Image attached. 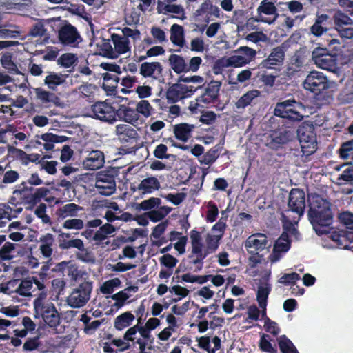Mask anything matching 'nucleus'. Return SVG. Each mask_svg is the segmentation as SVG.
<instances>
[{
	"label": "nucleus",
	"mask_w": 353,
	"mask_h": 353,
	"mask_svg": "<svg viewBox=\"0 0 353 353\" xmlns=\"http://www.w3.org/2000/svg\"><path fill=\"white\" fill-rule=\"evenodd\" d=\"M309 202L307 219L312 225L313 230L319 236L332 234L333 213L331 203L318 194L310 197Z\"/></svg>",
	"instance_id": "obj_1"
},
{
	"label": "nucleus",
	"mask_w": 353,
	"mask_h": 353,
	"mask_svg": "<svg viewBox=\"0 0 353 353\" xmlns=\"http://www.w3.org/2000/svg\"><path fill=\"white\" fill-rule=\"evenodd\" d=\"M221 237L220 235L208 234L206 237L207 247L203 249L202 237L201 232L196 230H192L190 232V239L192 251L189 255V259H192L191 263L196 265L197 270H201L203 268V261L206 259L208 255L214 253L218 250L219 241Z\"/></svg>",
	"instance_id": "obj_2"
},
{
	"label": "nucleus",
	"mask_w": 353,
	"mask_h": 353,
	"mask_svg": "<svg viewBox=\"0 0 353 353\" xmlns=\"http://www.w3.org/2000/svg\"><path fill=\"white\" fill-rule=\"evenodd\" d=\"M301 145V152L303 155H312L316 152V134L314 132V126L310 121H304L299 125L296 130Z\"/></svg>",
	"instance_id": "obj_3"
},
{
	"label": "nucleus",
	"mask_w": 353,
	"mask_h": 353,
	"mask_svg": "<svg viewBox=\"0 0 353 353\" xmlns=\"http://www.w3.org/2000/svg\"><path fill=\"white\" fill-rule=\"evenodd\" d=\"M302 107L301 102L294 99H289L282 102H278L274 110V115L276 117L287 119L290 121L300 122L303 116L299 111Z\"/></svg>",
	"instance_id": "obj_4"
},
{
	"label": "nucleus",
	"mask_w": 353,
	"mask_h": 353,
	"mask_svg": "<svg viewBox=\"0 0 353 353\" xmlns=\"http://www.w3.org/2000/svg\"><path fill=\"white\" fill-rule=\"evenodd\" d=\"M312 60L316 67L336 72L338 68L337 54H333L326 48L316 47L312 52Z\"/></svg>",
	"instance_id": "obj_5"
},
{
	"label": "nucleus",
	"mask_w": 353,
	"mask_h": 353,
	"mask_svg": "<svg viewBox=\"0 0 353 353\" xmlns=\"http://www.w3.org/2000/svg\"><path fill=\"white\" fill-rule=\"evenodd\" d=\"M116 171L114 169L102 170L97 174L94 188L99 194L109 196L116 191Z\"/></svg>",
	"instance_id": "obj_6"
},
{
	"label": "nucleus",
	"mask_w": 353,
	"mask_h": 353,
	"mask_svg": "<svg viewBox=\"0 0 353 353\" xmlns=\"http://www.w3.org/2000/svg\"><path fill=\"white\" fill-rule=\"evenodd\" d=\"M116 135L122 147L128 148L122 149L125 150V154L134 152L138 149L137 143L139 139V135L137 130L132 126L125 124L116 126Z\"/></svg>",
	"instance_id": "obj_7"
},
{
	"label": "nucleus",
	"mask_w": 353,
	"mask_h": 353,
	"mask_svg": "<svg viewBox=\"0 0 353 353\" xmlns=\"http://www.w3.org/2000/svg\"><path fill=\"white\" fill-rule=\"evenodd\" d=\"M201 88L202 85L174 83L170 85L166 90L165 97L168 102L176 103L185 98H190L198 89H201Z\"/></svg>",
	"instance_id": "obj_8"
},
{
	"label": "nucleus",
	"mask_w": 353,
	"mask_h": 353,
	"mask_svg": "<svg viewBox=\"0 0 353 353\" xmlns=\"http://www.w3.org/2000/svg\"><path fill=\"white\" fill-rule=\"evenodd\" d=\"M92 288L93 285L91 281H84L80 283L68 297V305L72 308H79L86 305L90 299Z\"/></svg>",
	"instance_id": "obj_9"
},
{
	"label": "nucleus",
	"mask_w": 353,
	"mask_h": 353,
	"mask_svg": "<svg viewBox=\"0 0 353 353\" xmlns=\"http://www.w3.org/2000/svg\"><path fill=\"white\" fill-rule=\"evenodd\" d=\"M303 86L305 90L318 96L329 88V82L323 72L313 70L307 74Z\"/></svg>",
	"instance_id": "obj_10"
},
{
	"label": "nucleus",
	"mask_w": 353,
	"mask_h": 353,
	"mask_svg": "<svg viewBox=\"0 0 353 353\" xmlns=\"http://www.w3.org/2000/svg\"><path fill=\"white\" fill-rule=\"evenodd\" d=\"M248 60L240 54H233L230 57H223L215 61L213 64L212 70L214 74H219L223 73V69L229 67L239 68L249 64Z\"/></svg>",
	"instance_id": "obj_11"
},
{
	"label": "nucleus",
	"mask_w": 353,
	"mask_h": 353,
	"mask_svg": "<svg viewBox=\"0 0 353 353\" xmlns=\"http://www.w3.org/2000/svg\"><path fill=\"white\" fill-rule=\"evenodd\" d=\"M92 117L110 123L116 121V110L107 102H97L92 106Z\"/></svg>",
	"instance_id": "obj_12"
},
{
	"label": "nucleus",
	"mask_w": 353,
	"mask_h": 353,
	"mask_svg": "<svg viewBox=\"0 0 353 353\" xmlns=\"http://www.w3.org/2000/svg\"><path fill=\"white\" fill-rule=\"evenodd\" d=\"M288 207L290 211L303 216L305 209V194L300 188L291 189L289 194Z\"/></svg>",
	"instance_id": "obj_13"
},
{
	"label": "nucleus",
	"mask_w": 353,
	"mask_h": 353,
	"mask_svg": "<svg viewBox=\"0 0 353 353\" xmlns=\"http://www.w3.org/2000/svg\"><path fill=\"white\" fill-rule=\"evenodd\" d=\"M58 39L65 46H72L81 41L77 28L71 23H66L61 27L58 30Z\"/></svg>",
	"instance_id": "obj_14"
},
{
	"label": "nucleus",
	"mask_w": 353,
	"mask_h": 353,
	"mask_svg": "<svg viewBox=\"0 0 353 353\" xmlns=\"http://www.w3.org/2000/svg\"><path fill=\"white\" fill-rule=\"evenodd\" d=\"M256 16L270 21L267 24L272 25L279 17L277 7L269 0H262L256 8Z\"/></svg>",
	"instance_id": "obj_15"
},
{
	"label": "nucleus",
	"mask_w": 353,
	"mask_h": 353,
	"mask_svg": "<svg viewBox=\"0 0 353 353\" xmlns=\"http://www.w3.org/2000/svg\"><path fill=\"white\" fill-rule=\"evenodd\" d=\"M290 130H274L268 137L266 145L269 149L278 150L290 140Z\"/></svg>",
	"instance_id": "obj_16"
},
{
	"label": "nucleus",
	"mask_w": 353,
	"mask_h": 353,
	"mask_svg": "<svg viewBox=\"0 0 353 353\" xmlns=\"http://www.w3.org/2000/svg\"><path fill=\"white\" fill-rule=\"evenodd\" d=\"M270 273L263 276L260 281L259 286L256 291V301L258 305L263 309V315H266V307L268 303V297L272 292V285L269 283Z\"/></svg>",
	"instance_id": "obj_17"
},
{
	"label": "nucleus",
	"mask_w": 353,
	"mask_h": 353,
	"mask_svg": "<svg viewBox=\"0 0 353 353\" xmlns=\"http://www.w3.org/2000/svg\"><path fill=\"white\" fill-rule=\"evenodd\" d=\"M267 245V236L261 233H256L250 235L249 238L247 239L245 247L248 253L258 254L259 252L266 248Z\"/></svg>",
	"instance_id": "obj_18"
},
{
	"label": "nucleus",
	"mask_w": 353,
	"mask_h": 353,
	"mask_svg": "<svg viewBox=\"0 0 353 353\" xmlns=\"http://www.w3.org/2000/svg\"><path fill=\"white\" fill-rule=\"evenodd\" d=\"M290 244L291 241L290 239L289 234L287 232H283L276 241V244L274 245L273 252L271 255V261L272 263L278 261L281 257L280 254L283 252H286L290 250Z\"/></svg>",
	"instance_id": "obj_19"
},
{
	"label": "nucleus",
	"mask_w": 353,
	"mask_h": 353,
	"mask_svg": "<svg viewBox=\"0 0 353 353\" xmlns=\"http://www.w3.org/2000/svg\"><path fill=\"white\" fill-rule=\"evenodd\" d=\"M284 60V51L279 47L274 48L268 58L261 63L262 68L274 69L275 67L283 63Z\"/></svg>",
	"instance_id": "obj_20"
},
{
	"label": "nucleus",
	"mask_w": 353,
	"mask_h": 353,
	"mask_svg": "<svg viewBox=\"0 0 353 353\" xmlns=\"http://www.w3.org/2000/svg\"><path fill=\"white\" fill-rule=\"evenodd\" d=\"M104 164V154L99 150L89 152L88 157L83 161V165L90 170H98Z\"/></svg>",
	"instance_id": "obj_21"
},
{
	"label": "nucleus",
	"mask_w": 353,
	"mask_h": 353,
	"mask_svg": "<svg viewBox=\"0 0 353 353\" xmlns=\"http://www.w3.org/2000/svg\"><path fill=\"white\" fill-rule=\"evenodd\" d=\"M41 316H43L45 323L51 328L56 329L60 324V314L58 313L55 306L52 304L51 306L44 308Z\"/></svg>",
	"instance_id": "obj_22"
},
{
	"label": "nucleus",
	"mask_w": 353,
	"mask_h": 353,
	"mask_svg": "<svg viewBox=\"0 0 353 353\" xmlns=\"http://www.w3.org/2000/svg\"><path fill=\"white\" fill-rule=\"evenodd\" d=\"M163 65L159 62H144L139 67V74L144 78L153 77L155 72L158 76L163 74Z\"/></svg>",
	"instance_id": "obj_23"
},
{
	"label": "nucleus",
	"mask_w": 353,
	"mask_h": 353,
	"mask_svg": "<svg viewBox=\"0 0 353 353\" xmlns=\"http://www.w3.org/2000/svg\"><path fill=\"white\" fill-rule=\"evenodd\" d=\"M330 239L336 243L338 246L343 249H348L350 240L353 239V232L347 230H334L330 234Z\"/></svg>",
	"instance_id": "obj_24"
},
{
	"label": "nucleus",
	"mask_w": 353,
	"mask_h": 353,
	"mask_svg": "<svg viewBox=\"0 0 353 353\" xmlns=\"http://www.w3.org/2000/svg\"><path fill=\"white\" fill-rule=\"evenodd\" d=\"M54 236L47 233L40 236L39 242L40 243L39 250L41 254L45 258H50L52 254V245L54 244Z\"/></svg>",
	"instance_id": "obj_25"
},
{
	"label": "nucleus",
	"mask_w": 353,
	"mask_h": 353,
	"mask_svg": "<svg viewBox=\"0 0 353 353\" xmlns=\"http://www.w3.org/2000/svg\"><path fill=\"white\" fill-rule=\"evenodd\" d=\"M35 93V99L45 107H50V103L56 104L59 98L54 93L46 91L41 88H33Z\"/></svg>",
	"instance_id": "obj_26"
},
{
	"label": "nucleus",
	"mask_w": 353,
	"mask_h": 353,
	"mask_svg": "<svg viewBox=\"0 0 353 353\" xmlns=\"http://www.w3.org/2000/svg\"><path fill=\"white\" fill-rule=\"evenodd\" d=\"M116 115L123 121L133 123H137L139 119V114L136 109L125 105H121L118 110L116 111Z\"/></svg>",
	"instance_id": "obj_27"
},
{
	"label": "nucleus",
	"mask_w": 353,
	"mask_h": 353,
	"mask_svg": "<svg viewBox=\"0 0 353 353\" xmlns=\"http://www.w3.org/2000/svg\"><path fill=\"white\" fill-rule=\"evenodd\" d=\"M119 77L115 74H103V83L102 88L109 96L116 95L117 83L119 82Z\"/></svg>",
	"instance_id": "obj_28"
},
{
	"label": "nucleus",
	"mask_w": 353,
	"mask_h": 353,
	"mask_svg": "<svg viewBox=\"0 0 353 353\" xmlns=\"http://www.w3.org/2000/svg\"><path fill=\"white\" fill-rule=\"evenodd\" d=\"M329 16L326 14L317 15L314 23L310 27V32L313 36L319 37L327 31Z\"/></svg>",
	"instance_id": "obj_29"
},
{
	"label": "nucleus",
	"mask_w": 353,
	"mask_h": 353,
	"mask_svg": "<svg viewBox=\"0 0 353 353\" xmlns=\"http://www.w3.org/2000/svg\"><path fill=\"white\" fill-rule=\"evenodd\" d=\"M351 17H353V15L349 14L348 12H343L339 9L334 10L332 18L334 29L341 28L346 26H353V20L350 18Z\"/></svg>",
	"instance_id": "obj_30"
},
{
	"label": "nucleus",
	"mask_w": 353,
	"mask_h": 353,
	"mask_svg": "<svg viewBox=\"0 0 353 353\" xmlns=\"http://www.w3.org/2000/svg\"><path fill=\"white\" fill-rule=\"evenodd\" d=\"M194 129V125L186 123L176 124L174 127L175 137L181 141L186 142L191 137V133Z\"/></svg>",
	"instance_id": "obj_31"
},
{
	"label": "nucleus",
	"mask_w": 353,
	"mask_h": 353,
	"mask_svg": "<svg viewBox=\"0 0 353 353\" xmlns=\"http://www.w3.org/2000/svg\"><path fill=\"white\" fill-rule=\"evenodd\" d=\"M170 39L174 46L183 47L185 45L184 28L176 23L172 26Z\"/></svg>",
	"instance_id": "obj_32"
},
{
	"label": "nucleus",
	"mask_w": 353,
	"mask_h": 353,
	"mask_svg": "<svg viewBox=\"0 0 353 353\" xmlns=\"http://www.w3.org/2000/svg\"><path fill=\"white\" fill-rule=\"evenodd\" d=\"M12 58L13 54L12 52H6L2 54L0 59L1 66L10 74H22L18 69L17 63L13 61Z\"/></svg>",
	"instance_id": "obj_33"
},
{
	"label": "nucleus",
	"mask_w": 353,
	"mask_h": 353,
	"mask_svg": "<svg viewBox=\"0 0 353 353\" xmlns=\"http://www.w3.org/2000/svg\"><path fill=\"white\" fill-rule=\"evenodd\" d=\"M66 76L49 72L44 79V83L48 88L55 90L57 87L65 82Z\"/></svg>",
	"instance_id": "obj_34"
},
{
	"label": "nucleus",
	"mask_w": 353,
	"mask_h": 353,
	"mask_svg": "<svg viewBox=\"0 0 353 353\" xmlns=\"http://www.w3.org/2000/svg\"><path fill=\"white\" fill-rule=\"evenodd\" d=\"M168 61L171 69L176 74L186 73V62L184 57L179 54H171Z\"/></svg>",
	"instance_id": "obj_35"
},
{
	"label": "nucleus",
	"mask_w": 353,
	"mask_h": 353,
	"mask_svg": "<svg viewBox=\"0 0 353 353\" xmlns=\"http://www.w3.org/2000/svg\"><path fill=\"white\" fill-rule=\"evenodd\" d=\"M134 316L130 311L125 312L115 318L114 328L117 330H123L132 324Z\"/></svg>",
	"instance_id": "obj_36"
},
{
	"label": "nucleus",
	"mask_w": 353,
	"mask_h": 353,
	"mask_svg": "<svg viewBox=\"0 0 353 353\" xmlns=\"http://www.w3.org/2000/svg\"><path fill=\"white\" fill-rule=\"evenodd\" d=\"M111 39L116 52L119 54H125L128 51L130 50V47L129 46L130 42L128 39L117 34H112Z\"/></svg>",
	"instance_id": "obj_37"
},
{
	"label": "nucleus",
	"mask_w": 353,
	"mask_h": 353,
	"mask_svg": "<svg viewBox=\"0 0 353 353\" xmlns=\"http://www.w3.org/2000/svg\"><path fill=\"white\" fill-rule=\"evenodd\" d=\"M82 209L81 206L74 203H70L59 208L57 214L62 219L68 216H77L78 212L81 211Z\"/></svg>",
	"instance_id": "obj_38"
},
{
	"label": "nucleus",
	"mask_w": 353,
	"mask_h": 353,
	"mask_svg": "<svg viewBox=\"0 0 353 353\" xmlns=\"http://www.w3.org/2000/svg\"><path fill=\"white\" fill-rule=\"evenodd\" d=\"M261 92L257 90H252L249 92H245L242 95L239 99L236 102V107L237 108H245L247 106H249L253 102V100L259 97Z\"/></svg>",
	"instance_id": "obj_39"
},
{
	"label": "nucleus",
	"mask_w": 353,
	"mask_h": 353,
	"mask_svg": "<svg viewBox=\"0 0 353 353\" xmlns=\"http://www.w3.org/2000/svg\"><path fill=\"white\" fill-rule=\"evenodd\" d=\"M221 150L220 145H216L209 151L202 155L200 159V163L201 165H210L218 159L219 157V152Z\"/></svg>",
	"instance_id": "obj_40"
},
{
	"label": "nucleus",
	"mask_w": 353,
	"mask_h": 353,
	"mask_svg": "<svg viewBox=\"0 0 353 353\" xmlns=\"http://www.w3.org/2000/svg\"><path fill=\"white\" fill-rule=\"evenodd\" d=\"M159 188L160 183L158 179L154 177L145 178L138 186L139 190H143L144 193H150Z\"/></svg>",
	"instance_id": "obj_41"
},
{
	"label": "nucleus",
	"mask_w": 353,
	"mask_h": 353,
	"mask_svg": "<svg viewBox=\"0 0 353 353\" xmlns=\"http://www.w3.org/2000/svg\"><path fill=\"white\" fill-rule=\"evenodd\" d=\"M278 345L282 353H299L294 344L285 334L278 339Z\"/></svg>",
	"instance_id": "obj_42"
},
{
	"label": "nucleus",
	"mask_w": 353,
	"mask_h": 353,
	"mask_svg": "<svg viewBox=\"0 0 353 353\" xmlns=\"http://www.w3.org/2000/svg\"><path fill=\"white\" fill-rule=\"evenodd\" d=\"M59 248L61 250H70L77 248L79 251H84V244L81 239H59Z\"/></svg>",
	"instance_id": "obj_43"
},
{
	"label": "nucleus",
	"mask_w": 353,
	"mask_h": 353,
	"mask_svg": "<svg viewBox=\"0 0 353 353\" xmlns=\"http://www.w3.org/2000/svg\"><path fill=\"white\" fill-rule=\"evenodd\" d=\"M260 350L266 353H278V350L271 343V337L268 334H261L259 341Z\"/></svg>",
	"instance_id": "obj_44"
},
{
	"label": "nucleus",
	"mask_w": 353,
	"mask_h": 353,
	"mask_svg": "<svg viewBox=\"0 0 353 353\" xmlns=\"http://www.w3.org/2000/svg\"><path fill=\"white\" fill-rule=\"evenodd\" d=\"M161 204V200L158 197H150L147 200L141 201V203L136 204V210L138 211H148L152 210L155 207H159Z\"/></svg>",
	"instance_id": "obj_45"
},
{
	"label": "nucleus",
	"mask_w": 353,
	"mask_h": 353,
	"mask_svg": "<svg viewBox=\"0 0 353 353\" xmlns=\"http://www.w3.org/2000/svg\"><path fill=\"white\" fill-rule=\"evenodd\" d=\"M49 190L46 188H39L33 194H30L26 197L27 202L34 205L39 203L41 199L45 198Z\"/></svg>",
	"instance_id": "obj_46"
},
{
	"label": "nucleus",
	"mask_w": 353,
	"mask_h": 353,
	"mask_svg": "<svg viewBox=\"0 0 353 353\" xmlns=\"http://www.w3.org/2000/svg\"><path fill=\"white\" fill-rule=\"evenodd\" d=\"M129 297H130V295L125 291L117 292L111 296V299L115 301L112 307H115L117 310L121 308L125 305Z\"/></svg>",
	"instance_id": "obj_47"
},
{
	"label": "nucleus",
	"mask_w": 353,
	"mask_h": 353,
	"mask_svg": "<svg viewBox=\"0 0 353 353\" xmlns=\"http://www.w3.org/2000/svg\"><path fill=\"white\" fill-rule=\"evenodd\" d=\"M220 88L221 82L218 81H212L208 83L207 87L204 89V92L202 94L213 98H219Z\"/></svg>",
	"instance_id": "obj_48"
},
{
	"label": "nucleus",
	"mask_w": 353,
	"mask_h": 353,
	"mask_svg": "<svg viewBox=\"0 0 353 353\" xmlns=\"http://www.w3.org/2000/svg\"><path fill=\"white\" fill-rule=\"evenodd\" d=\"M204 79L201 76L193 75L191 77H185V75H180L176 80V83H183L187 85H201L203 83Z\"/></svg>",
	"instance_id": "obj_49"
},
{
	"label": "nucleus",
	"mask_w": 353,
	"mask_h": 353,
	"mask_svg": "<svg viewBox=\"0 0 353 353\" xmlns=\"http://www.w3.org/2000/svg\"><path fill=\"white\" fill-rule=\"evenodd\" d=\"M77 57L76 54L65 53L61 55L57 59V64L62 67L68 68L72 66L77 62Z\"/></svg>",
	"instance_id": "obj_50"
},
{
	"label": "nucleus",
	"mask_w": 353,
	"mask_h": 353,
	"mask_svg": "<svg viewBox=\"0 0 353 353\" xmlns=\"http://www.w3.org/2000/svg\"><path fill=\"white\" fill-rule=\"evenodd\" d=\"M339 154L343 159H348L353 154V139L343 143L339 149Z\"/></svg>",
	"instance_id": "obj_51"
},
{
	"label": "nucleus",
	"mask_w": 353,
	"mask_h": 353,
	"mask_svg": "<svg viewBox=\"0 0 353 353\" xmlns=\"http://www.w3.org/2000/svg\"><path fill=\"white\" fill-rule=\"evenodd\" d=\"M16 249V246L11 242H6V243L0 248V260L10 261L12 259L11 253Z\"/></svg>",
	"instance_id": "obj_52"
},
{
	"label": "nucleus",
	"mask_w": 353,
	"mask_h": 353,
	"mask_svg": "<svg viewBox=\"0 0 353 353\" xmlns=\"http://www.w3.org/2000/svg\"><path fill=\"white\" fill-rule=\"evenodd\" d=\"M33 286V281L28 279H24L19 283L16 290L17 293L22 296L27 297L30 295V289Z\"/></svg>",
	"instance_id": "obj_53"
},
{
	"label": "nucleus",
	"mask_w": 353,
	"mask_h": 353,
	"mask_svg": "<svg viewBox=\"0 0 353 353\" xmlns=\"http://www.w3.org/2000/svg\"><path fill=\"white\" fill-rule=\"evenodd\" d=\"M234 53L237 54H240L243 57L247 60H249L250 63L253 59H255L256 55V50H254L250 47L246 46H240L236 50H234Z\"/></svg>",
	"instance_id": "obj_54"
},
{
	"label": "nucleus",
	"mask_w": 353,
	"mask_h": 353,
	"mask_svg": "<svg viewBox=\"0 0 353 353\" xmlns=\"http://www.w3.org/2000/svg\"><path fill=\"white\" fill-rule=\"evenodd\" d=\"M164 10L165 13H174L181 15L180 17L172 16V17H176L181 20H184L186 18L184 8L181 5L166 4L164 6Z\"/></svg>",
	"instance_id": "obj_55"
},
{
	"label": "nucleus",
	"mask_w": 353,
	"mask_h": 353,
	"mask_svg": "<svg viewBox=\"0 0 353 353\" xmlns=\"http://www.w3.org/2000/svg\"><path fill=\"white\" fill-rule=\"evenodd\" d=\"M263 327H265V330L268 333L271 334L274 336H278L281 330L278 323L266 316Z\"/></svg>",
	"instance_id": "obj_56"
},
{
	"label": "nucleus",
	"mask_w": 353,
	"mask_h": 353,
	"mask_svg": "<svg viewBox=\"0 0 353 353\" xmlns=\"http://www.w3.org/2000/svg\"><path fill=\"white\" fill-rule=\"evenodd\" d=\"M218 118V115L212 111L206 110L201 112L199 121L208 125H212Z\"/></svg>",
	"instance_id": "obj_57"
},
{
	"label": "nucleus",
	"mask_w": 353,
	"mask_h": 353,
	"mask_svg": "<svg viewBox=\"0 0 353 353\" xmlns=\"http://www.w3.org/2000/svg\"><path fill=\"white\" fill-rule=\"evenodd\" d=\"M63 228L81 230L84 227L83 221L79 219H68L63 223Z\"/></svg>",
	"instance_id": "obj_58"
},
{
	"label": "nucleus",
	"mask_w": 353,
	"mask_h": 353,
	"mask_svg": "<svg viewBox=\"0 0 353 353\" xmlns=\"http://www.w3.org/2000/svg\"><path fill=\"white\" fill-rule=\"evenodd\" d=\"M96 89L95 85L92 83H86L79 88V92L84 98H88L89 101H92L94 99V93Z\"/></svg>",
	"instance_id": "obj_59"
},
{
	"label": "nucleus",
	"mask_w": 353,
	"mask_h": 353,
	"mask_svg": "<svg viewBox=\"0 0 353 353\" xmlns=\"http://www.w3.org/2000/svg\"><path fill=\"white\" fill-rule=\"evenodd\" d=\"M67 275L72 281H79L86 273L79 270L76 265H71L67 268Z\"/></svg>",
	"instance_id": "obj_60"
},
{
	"label": "nucleus",
	"mask_w": 353,
	"mask_h": 353,
	"mask_svg": "<svg viewBox=\"0 0 353 353\" xmlns=\"http://www.w3.org/2000/svg\"><path fill=\"white\" fill-rule=\"evenodd\" d=\"M218 214V206L212 201H209L208 203L206 221L209 223H212L215 221L217 219Z\"/></svg>",
	"instance_id": "obj_61"
},
{
	"label": "nucleus",
	"mask_w": 353,
	"mask_h": 353,
	"mask_svg": "<svg viewBox=\"0 0 353 353\" xmlns=\"http://www.w3.org/2000/svg\"><path fill=\"white\" fill-rule=\"evenodd\" d=\"M245 39L246 41H249L256 44L260 41H267L268 38V36L262 31L256 30L255 32H252L247 34V36H245Z\"/></svg>",
	"instance_id": "obj_62"
},
{
	"label": "nucleus",
	"mask_w": 353,
	"mask_h": 353,
	"mask_svg": "<svg viewBox=\"0 0 353 353\" xmlns=\"http://www.w3.org/2000/svg\"><path fill=\"white\" fill-rule=\"evenodd\" d=\"M300 279L299 273H285L282 277L279 278V283H281L285 285H294L296 281Z\"/></svg>",
	"instance_id": "obj_63"
},
{
	"label": "nucleus",
	"mask_w": 353,
	"mask_h": 353,
	"mask_svg": "<svg viewBox=\"0 0 353 353\" xmlns=\"http://www.w3.org/2000/svg\"><path fill=\"white\" fill-rule=\"evenodd\" d=\"M152 110V106H151L150 103L146 100H141L137 104L136 110L138 114H141L145 117H148L150 115V111Z\"/></svg>",
	"instance_id": "obj_64"
}]
</instances>
